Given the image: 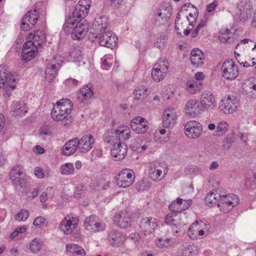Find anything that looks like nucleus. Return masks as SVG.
Here are the masks:
<instances>
[{"label":"nucleus","instance_id":"f257e3e1","mask_svg":"<svg viewBox=\"0 0 256 256\" xmlns=\"http://www.w3.org/2000/svg\"><path fill=\"white\" fill-rule=\"evenodd\" d=\"M108 26L106 19L102 18L94 20L93 24L95 27L98 26L97 28L100 32L96 37L99 44L112 49L118 42V38L112 31L108 30Z\"/></svg>","mask_w":256,"mask_h":256},{"label":"nucleus","instance_id":"f03ea898","mask_svg":"<svg viewBox=\"0 0 256 256\" xmlns=\"http://www.w3.org/2000/svg\"><path fill=\"white\" fill-rule=\"evenodd\" d=\"M72 102L69 99H62L58 101L52 110V118L56 121L66 119L72 112Z\"/></svg>","mask_w":256,"mask_h":256},{"label":"nucleus","instance_id":"7ed1b4c3","mask_svg":"<svg viewBox=\"0 0 256 256\" xmlns=\"http://www.w3.org/2000/svg\"><path fill=\"white\" fill-rule=\"evenodd\" d=\"M15 76L6 70V66H0V88H4L3 95L9 97L12 90L16 88Z\"/></svg>","mask_w":256,"mask_h":256},{"label":"nucleus","instance_id":"20e7f679","mask_svg":"<svg viewBox=\"0 0 256 256\" xmlns=\"http://www.w3.org/2000/svg\"><path fill=\"white\" fill-rule=\"evenodd\" d=\"M80 3L82 4L83 1H80ZM90 7V4L84 6L80 4L78 5H76L72 12V16L66 19L63 26V29L68 30V26H72L73 22H80L82 18L86 16Z\"/></svg>","mask_w":256,"mask_h":256},{"label":"nucleus","instance_id":"39448f33","mask_svg":"<svg viewBox=\"0 0 256 256\" xmlns=\"http://www.w3.org/2000/svg\"><path fill=\"white\" fill-rule=\"evenodd\" d=\"M134 178L133 170L128 168L122 170L116 177V185L122 188L129 187L134 182Z\"/></svg>","mask_w":256,"mask_h":256},{"label":"nucleus","instance_id":"423d86ee","mask_svg":"<svg viewBox=\"0 0 256 256\" xmlns=\"http://www.w3.org/2000/svg\"><path fill=\"white\" fill-rule=\"evenodd\" d=\"M79 219L77 216L72 214H68L61 222L60 229L65 234H70L76 228Z\"/></svg>","mask_w":256,"mask_h":256},{"label":"nucleus","instance_id":"0eeeda50","mask_svg":"<svg viewBox=\"0 0 256 256\" xmlns=\"http://www.w3.org/2000/svg\"><path fill=\"white\" fill-rule=\"evenodd\" d=\"M221 69L222 76L228 80H234L238 75V68L232 60L224 61Z\"/></svg>","mask_w":256,"mask_h":256},{"label":"nucleus","instance_id":"6e6552de","mask_svg":"<svg viewBox=\"0 0 256 256\" xmlns=\"http://www.w3.org/2000/svg\"><path fill=\"white\" fill-rule=\"evenodd\" d=\"M140 232L145 236H148L154 233L158 227L156 218L152 217L142 218L138 224Z\"/></svg>","mask_w":256,"mask_h":256},{"label":"nucleus","instance_id":"1a4fd4ad","mask_svg":"<svg viewBox=\"0 0 256 256\" xmlns=\"http://www.w3.org/2000/svg\"><path fill=\"white\" fill-rule=\"evenodd\" d=\"M68 30H64L67 33H72L74 40H80L87 34L88 28V26L83 24L79 22H73L72 26H68Z\"/></svg>","mask_w":256,"mask_h":256},{"label":"nucleus","instance_id":"9d476101","mask_svg":"<svg viewBox=\"0 0 256 256\" xmlns=\"http://www.w3.org/2000/svg\"><path fill=\"white\" fill-rule=\"evenodd\" d=\"M239 106L238 100L234 96H229L226 99L221 100L220 109L224 114H233Z\"/></svg>","mask_w":256,"mask_h":256},{"label":"nucleus","instance_id":"9b49d317","mask_svg":"<svg viewBox=\"0 0 256 256\" xmlns=\"http://www.w3.org/2000/svg\"><path fill=\"white\" fill-rule=\"evenodd\" d=\"M84 226L88 230L94 232L104 231L106 228L105 224L100 222L94 216H90L86 218Z\"/></svg>","mask_w":256,"mask_h":256},{"label":"nucleus","instance_id":"f8f14e48","mask_svg":"<svg viewBox=\"0 0 256 256\" xmlns=\"http://www.w3.org/2000/svg\"><path fill=\"white\" fill-rule=\"evenodd\" d=\"M185 134L190 138L196 139L202 134V124L197 121H190L184 126Z\"/></svg>","mask_w":256,"mask_h":256},{"label":"nucleus","instance_id":"ddd939ff","mask_svg":"<svg viewBox=\"0 0 256 256\" xmlns=\"http://www.w3.org/2000/svg\"><path fill=\"white\" fill-rule=\"evenodd\" d=\"M58 57H54L52 60H49L46 68L45 78L48 82L52 81L58 74V70L60 65L58 62Z\"/></svg>","mask_w":256,"mask_h":256},{"label":"nucleus","instance_id":"4468645a","mask_svg":"<svg viewBox=\"0 0 256 256\" xmlns=\"http://www.w3.org/2000/svg\"><path fill=\"white\" fill-rule=\"evenodd\" d=\"M37 53L36 46L34 45V42L30 40H28L23 46L22 56V60H29L34 58Z\"/></svg>","mask_w":256,"mask_h":256},{"label":"nucleus","instance_id":"2eb2a0df","mask_svg":"<svg viewBox=\"0 0 256 256\" xmlns=\"http://www.w3.org/2000/svg\"><path fill=\"white\" fill-rule=\"evenodd\" d=\"M127 151L128 147L124 143L116 142L111 148V154L116 160H120L124 158Z\"/></svg>","mask_w":256,"mask_h":256},{"label":"nucleus","instance_id":"dca6fc26","mask_svg":"<svg viewBox=\"0 0 256 256\" xmlns=\"http://www.w3.org/2000/svg\"><path fill=\"white\" fill-rule=\"evenodd\" d=\"M38 18V12L36 9L29 10L22 20L21 28L24 30H28V28H30V26L27 22H28L32 26H34L37 22Z\"/></svg>","mask_w":256,"mask_h":256},{"label":"nucleus","instance_id":"f3484780","mask_svg":"<svg viewBox=\"0 0 256 256\" xmlns=\"http://www.w3.org/2000/svg\"><path fill=\"white\" fill-rule=\"evenodd\" d=\"M236 13L238 19L240 20L245 21L248 19L250 10L248 0H242L240 2L237 6Z\"/></svg>","mask_w":256,"mask_h":256},{"label":"nucleus","instance_id":"a211bd4d","mask_svg":"<svg viewBox=\"0 0 256 256\" xmlns=\"http://www.w3.org/2000/svg\"><path fill=\"white\" fill-rule=\"evenodd\" d=\"M79 150L80 152L84 153L90 150L94 142V136L91 134L83 136L80 139L78 138Z\"/></svg>","mask_w":256,"mask_h":256},{"label":"nucleus","instance_id":"6ab92c4d","mask_svg":"<svg viewBox=\"0 0 256 256\" xmlns=\"http://www.w3.org/2000/svg\"><path fill=\"white\" fill-rule=\"evenodd\" d=\"M132 222V218L126 213L121 212L115 215L114 222L118 226L121 228H126L130 226Z\"/></svg>","mask_w":256,"mask_h":256},{"label":"nucleus","instance_id":"aec40b11","mask_svg":"<svg viewBox=\"0 0 256 256\" xmlns=\"http://www.w3.org/2000/svg\"><path fill=\"white\" fill-rule=\"evenodd\" d=\"M108 240L112 246L118 247L124 242L126 237L120 232L113 230L108 234Z\"/></svg>","mask_w":256,"mask_h":256},{"label":"nucleus","instance_id":"412c9836","mask_svg":"<svg viewBox=\"0 0 256 256\" xmlns=\"http://www.w3.org/2000/svg\"><path fill=\"white\" fill-rule=\"evenodd\" d=\"M78 138H76L68 141L62 149V153L65 156L74 154L78 148L79 149Z\"/></svg>","mask_w":256,"mask_h":256},{"label":"nucleus","instance_id":"4be33fe9","mask_svg":"<svg viewBox=\"0 0 256 256\" xmlns=\"http://www.w3.org/2000/svg\"><path fill=\"white\" fill-rule=\"evenodd\" d=\"M93 94L91 88L86 85L78 92L77 98L80 102L84 104H88L90 103V100L92 98Z\"/></svg>","mask_w":256,"mask_h":256},{"label":"nucleus","instance_id":"5701e85b","mask_svg":"<svg viewBox=\"0 0 256 256\" xmlns=\"http://www.w3.org/2000/svg\"><path fill=\"white\" fill-rule=\"evenodd\" d=\"M172 8L170 6L162 7L156 18V22L158 25L165 24L169 20L171 14Z\"/></svg>","mask_w":256,"mask_h":256},{"label":"nucleus","instance_id":"b1692460","mask_svg":"<svg viewBox=\"0 0 256 256\" xmlns=\"http://www.w3.org/2000/svg\"><path fill=\"white\" fill-rule=\"evenodd\" d=\"M200 104L206 109H211L215 105V98L210 92H204L200 97Z\"/></svg>","mask_w":256,"mask_h":256},{"label":"nucleus","instance_id":"393cba45","mask_svg":"<svg viewBox=\"0 0 256 256\" xmlns=\"http://www.w3.org/2000/svg\"><path fill=\"white\" fill-rule=\"evenodd\" d=\"M177 114L174 108L166 110L163 115V124L166 127L170 126L176 122Z\"/></svg>","mask_w":256,"mask_h":256},{"label":"nucleus","instance_id":"a878e982","mask_svg":"<svg viewBox=\"0 0 256 256\" xmlns=\"http://www.w3.org/2000/svg\"><path fill=\"white\" fill-rule=\"evenodd\" d=\"M190 60L196 66H202L204 62V57L202 52L199 49H194L190 52Z\"/></svg>","mask_w":256,"mask_h":256},{"label":"nucleus","instance_id":"bb28decb","mask_svg":"<svg viewBox=\"0 0 256 256\" xmlns=\"http://www.w3.org/2000/svg\"><path fill=\"white\" fill-rule=\"evenodd\" d=\"M162 167L156 164L150 166L148 169V174L150 178L154 181L158 182L164 178V175L161 176L162 172Z\"/></svg>","mask_w":256,"mask_h":256},{"label":"nucleus","instance_id":"cd10ccee","mask_svg":"<svg viewBox=\"0 0 256 256\" xmlns=\"http://www.w3.org/2000/svg\"><path fill=\"white\" fill-rule=\"evenodd\" d=\"M203 225L206 226H207L206 223L202 220L196 221L192 224L188 231V236L193 240L198 238V229H200V227H202Z\"/></svg>","mask_w":256,"mask_h":256},{"label":"nucleus","instance_id":"c85d7f7f","mask_svg":"<svg viewBox=\"0 0 256 256\" xmlns=\"http://www.w3.org/2000/svg\"><path fill=\"white\" fill-rule=\"evenodd\" d=\"M31 38L34 40L32 42H34V45L41 46L46 40V34L42 30H37L34 34H30L27 40H30Z\"/></svg>","mask_w":256,"mask_h":256},{"label":"nucleus","instance_id":"c756f323","mask_svg":"<svg viewBox=\"0 0 256 256\" xmlns=\"http://www.w3.org/2000/svg\"><path fill=\"white\" fill-rule=\"evenodd\" d=\"M180 216L175 213L167 214L165 218L166 224L169 225L172 228H177L180 226Z\"/></svg>","mask_w":256,"mask_h":256},{"label":"nucleus","instance_id":"7c9ffc66","mask_svg":"<svg viewBox=\"0 0 256 256\" xmlns=\"http://www.w3.org/2000/svg\"><path fill=\"white\" fill-rule=\"evenodd\" d=\"M116 137L120 141L127 140L130 138V130L128 127L126 126H120L116 131Z\"/></svg>","mask_w":256,"mask_h":256},{"label":"nucleus","instance_id":"2f4dec72","mask_svg":"<svg viewBox=\"0 0 256 256\" xmlns=\"http://www.w3.org/2000/svg\"><path fill=\"white\" fill-rule=\"evenodd\" d=\"M198 105L196 100L191 99L187 102L185 105V110L186 114L194 116L198 112Z\"/></svg>","mask_w":256,"mask_h":256},{"label":"nucleus","instance_id":"473e14b6","mask_svg":"<svg viewBox=\"0 0 256 256\" xmlns=\"http://www.w3.org/2000/svg\"><path fill=\"white\" fill-rule=\"evenodd\" d=\"M67 251L72 254L74 256H85L86 252L80 246L70 244L66 246Z\"/></svg>","mask_w":256,"mask_h":256},{"label":"nucleus","instance_id":"72a5a7b5","mask_svg":"<svg viewBox=\"0 0 256 256\" xmlns=\"http://www.w3.org/2000/svg\"><path fill=\"white\" fill-rule=\"evenodd\" d=\"M12 111L16 116H23L27 112L28 108L24 102H18L14 106Z\"/></svg>","mask_w":256,"mask_h":256},{"label":"nucleus","instance_id":"f704fd0d","mask_svg":"<svg viewBox=\"0 0 256 256\" xmlns=\"http://www.w3.org/2000/svg\"><path fill=\"white\" fill-rule=\"evenodd\" d=\"M182 250H184L182 255L184 256H192L198 253V247L194 244L182 245Z\"/></svg>","mask_w":256,"mask_h":256},{"label":"nucleus","instance_id":"c9c22d12","mask_svg":"<svg viewBox=\"0 0 256 256\" xmlns=\"http://www.w3.org/2000/svg\"><path fill=\"white\" fill-rule=\"evenodd\" d=\"M188 91L191 94H194L200 92L202 86L199 82L194 80H190L186 82Z\"/></svg>","mask_w":256,"mask_h":256},{"label":"nucleus","instance_id":"e433bc0d","mask_svg":"<svg viewBox=\"0 0 256 256\" xmlns=\"http://www.w3.org/2000/svg\"><path fill=\"white\" fill-rule=\"evenodd\" d=\"M25 174L22 167L19 165H16L11 169L9 174L10 179L12 180Z\"/></svg>","mask_w":256,"mask_h":256},{"label":"nucleus","instance_id":"4c0bfd02","mask_svg":"<svg viewBox=\"0 0 256 256\" xmlns=\"http://www.w3.org/2000/svg\"><path fill=\"white\" fill-rule=\"evenodd\" d=\"M165 72L161 70L157 66H154L152 72V78L156 82H160L166 76Z\"/></svg>","mask_w":256,"mask_h":256},{"label":"nucleus","instance_id":"58836bf2","mask_svg":"<svg viewBox=\"0 0 256 256\" xmlns=\"http://www.w3.org/2000/svg\"><path fill=\"white\" fill-rule=\"evenodd\" d=\"M131 128L138 134H144L148 130V122H143L140 124L136 125V124H130Z\"/></svg>","mask_w":256,"mask_h":256},{"label":"nucleus","instance_id":"ea45409f","mask_svg":"<svg viewBox=\"0 0 256 256\" xmlns=\"http://www.w3.org/2000/svg\"><path fill=\"white\" fill-rule=\"evenodd\" d=\"M74 168L72 163H66L63 164L60 168L61 174L65 175L73 174Z\"/></svg>","mask_w":256,"mask_h":256},{"label":"nucleus","instance_id":"a19ab883","mask_svg":"<svg viewBox=\"0 0 256 256\" xmlns=\"http://www.w3.org/2000/svg\"><path fill=\"white\" fill-rule=\"evenodd\" d=\"M12 184L16 186V188H20L26 186V176L24 174L19 178L11 180Z\"/></svg>","mask_w":256,"mask_h":256},{"label":"nucleus","instance_id":"79ce46f5","mask_svg":"<svg viewBox=\"0 0 256 256\" xmlns=\"http://www.w3.org/2000/svg\"><path fill=\"white\" fill-rule=\"evenodd\" d=\"M148 88L142 86L136 89L134 91V96L135 98L138 100L144 99L148 95L147 94Z\"/></svg>","mask_w":256,"mask_h":256},{"label":"nucleus","instance_id":"37998d69","mask_svg":"<svg viewBox=\"0 0 256 256\" xmlns=\"http://www.w3.org/2000/svg\"><path fill=\"white\" fill-rule=\"evenodd\" d=\"M172 244V238H166L165 239L160 238L156 242V246L160 248H166Z\"/></svg>","mask_w":256,"mask_h":256},{"label":"nucleus","instance_id":"c03bdc74","mask_svg":"<svg viewBox=\"0 0 256 256\" xmlns=\"http://www.w3.org/2000/svg\"><path fill=\"white\" fill-rule=\"evenodd\" d=\"M234 140L233 134L228 135L224 140L222 144V148L224 150H228L231 147L232 144Z\"/></svg>","mask_w":256,"mask_h":256},{"label":"nucleus","instance_id":"a18cd8bd","mask_svg":"<svg viewBox=\"0 0 256 256\" xmlns=\"http://www.w3.org/2000/svg\"><path fill=\"white\" fill-rule=\"evenodd\" d=\"M42 246V242L36 238L32 240L30 244V250L34 253L37 254L40 250Z\"/></svg>","mask_w":256,"mask_h":256},{"label":"nucleus","instance_id":"49530a36","mask_svg":"<svg viewBox=\"0 0 256 256\" xmlns=\"http://www.w3.org/2000/svg\"><path fill=\"white\" fill-rule=\"evenodd\" d=\"M176 203L181 210H184L190 207L192 204V200H184L178 198H177Z\"/></svg>","mask_w":256,"mask_h":256},{"label":"nucleus","instance_id":"de8ad7c7","mask_svg":"<svg viewBox=\"0 0 256 256\" xmlns=\"http://www.w3.org/2000/svg\"><path fill=\"white\" fill-rule=\"evenodd\" d=\"M167 38L166 36H160L156 40L154 47L160 50L163 49L166 46Z\"/></svg>","mask_w":256,"mask_h":256},{"label":"nucleus","instance_id":"09e8293b","mask_svg":"<svg viewBox=\"0 0 256 256\" xmlns=\"http://www.w3.org/2000/svg\"><path fill=\"white\" fill-rule=\"evenodd\" d=\"M231 36L230 30L228 29L222 30L218 36L220 40L223 43L228 42L230 40Z\"/></svg>","mask_w":256,"mask_h":256},{"label":"nucleus","instance_id":"8fccbe9b","mask_svg":"<svg viewBox=\"0 0 256 256\" xmlns=\"http://www.w3.org/2000/svg\"><path fill=\"white\" fill-rule=\"evenodd\" d=\"M29 216V212L27 210H20L15 216V219L18 221H25Z\"/></svg>","mask_w":256,"mask_h":256},{"label":"nucleus","instance_id":"3c124183","mask_svg":"<svg viewBox=\"0 0 256 256\" xmlns=\"http://www.w3.org/2000/svg\"><path fill=\"white\" fill-rule=\"evenodd\" d=\"M86 188L84 186L80 185L77 186L74 192V196L76 198H80L84 196Z\"/></svg>","mask_w":256,"mask_h":256},{"label":"nucleus","instance_id":"603ef678","mask_svg":"<svg viewBox=\"0 0 256 256\" xmlns=\"http://www.w3.org/2000/svg\"><path fill=\"white\" fill-rule=\"evenodd\" d=\"M157 66L159 69L163 71L166 74L167 73L168 70V62L165 59L160 60L158 61L154 66Z\"/></svg>","mask_w":256,"mask_h":256},{"label":"nucleus","instance_id":"864d4df0","mask_svg":"<svg viewBox=\"0 0 256 256\" xmlns=\"http://www.w3.org/2000/svg\"><path fill=\"white\" fill-rule=\"evenodd\" d=\"M39 132L42 137L50 135L52 134L51 127L48 125H44L40 128Z\"/></svg>","mask_w":256,"mask_h":256},{"label":"nucleus","instance_id":"5fc2aeb1","mask_svg":"<svg viewBox=\"0 0 256 256\" xmlns=\"http://www.w3.org/2000/svg\"><path fill=\"white\" fill-rule=\"evenodd\" d=\"M215 192H211L207 194L205 198V202L207 204H211V206L216 204V200H214Z\"/></svg>","mask_w":256,"mask_h":256},{"label":"nucleus","instance_id":"6e6d98bb","mask_svg":"<svg viewBox=\"0 0 256 256\" xmlns=\"http://www.w3.org/2000/svg\"><path fill=\"white\" fill-rule=\"evenodd\" d=\"M229 198H230V194H222V198L220 202V204H226L232 206L233 202H232L231 200H230Z\"/></svg>","mask_w":256,"mask_h":256},{"label":"nucleus","instance_id":"4d7b16f0","mask_svg":"<svg viewBox=\"0 0 256 256\" xmlns=\"http://www.w3.org/2000/svg\"><path fill=\"white\" fill-rule=\"evenodd\" d=\"M228 125L226 122H220L216 127L217 132H220L222 134L225 132L228 128Z\"/></svg>","mask_w":256,"mask_h":256},{"label":"nucleus","instance_id":"13d9d810","mask_svg":"<svg viewBox=\"0 0 256 256\" xmlns=\"http://www.w3.org/2000/svg\"><path fill=\"white\" fill-rule=\"evenodd\" d=\"M204 24H205V23L204 22H201L200 23H199L198 24V25L196 26V28L192 32V38L196 37L198 34L201 28H203L204 26Z\"/></svg>","mask_w":256,"mask_h":256},{"label":"nucleus","instance_id":"bf43d9fd","mask_svg":"<svg viewBox=\"0 0 256 256\" xmlns=\"http://www.w3.org/2000/svg\"><path fill=\"white\" fill-rule=\"evenodd\" d=\"M146 120L140 116H136L131 120V124H140L143 122H146Z\"/></svg>","mask_w":256,"mask_h":256},{"label":"nucleus","instance_id":"052dcab7","mask_svg":"<svg viewBox=\"0 0 256 256\" xmlns=\"http://www.w3.org/2000/svg\"><path fill=\"white\" fill-rule=\"evenodd\" d=\"M46 221L45 218L42 216L36 217L34 220L33 224L36 226H40Z\"/></svg>","mask_w":256,"mask_h":256},{"label":"nucleus","instance_id":"680f3d73","mask_svg":"<svg viewBox=\"0 0 256 256\" xmlns=\"http://www.w3.org/2000/svg\"><path fill=\"white\" fill-rule=\"evenodd\" d=\"M129 236L130 238L134 242H138L140 240V236L138 232L131 233Z\"/></svg>","mask_w":256,"mask_h":256},{"label":"nucleus","instance_id":"e2e57ef3","mask_svg":"<svg viewBox=\"0 0 256 256\" xmlns=\"http://www.w3.org/2000/svg\"><path fill=\"white\" fill-rule=\"evenodd\" d=\"M34 174L38 178H42L44 176V174L42 172V170L39 168L36 167L34 168Z\"/></svg>","mask_w":256,"mask_h":256},{"label":"nucleus","instance_id":"0e129e2a","mask_svg":"<svg viewBox=\"0 0 256 256\" xmlns=\"http://www.w3.org/2000/svg\"><path fill=\"white\" fill-rule=\"evenodd\" d=\"M218 6V2L216 1H214L212 3L208 4L206 6V10L208 12H210L213 11L217 6Z\"/></svg>","mask_w":256,"mask_h":256},{"label":"nucleus","instance_id":"69168bd1","mask_svg":"<svg viewBox=\"0 0 256 256\" xmlns=\"http://www.w3.org/2000/svg\"><path fill=\"white\" fill-rule=\"evenodd\" d=\"M169 209L172 211V212H174V213L176 212H180L182 210L179 208L178 206H177L176 204V202H173L172 204H171L169 206Z\"/></svg>","mask_w":256,"mask_h":256},{"label":"nucleus","instance_id":"338daca9","mask_svg":"<svg viewBox=\"0 0 256 256\" xmlns=\"http://www.w3.org/2000/svg\"><path fill=\"white\" fill-rule=\"evenodd\" d=\"M230 198H231L232 202H233L232 208L238 204L239 203V198L237 196L232 194L231 196H230Z\"/></svg>","mask_w":256,"mask_h":256},{"label":"nucleus","instance_id":"774afa93","mask_svg":"<svg viewBox=\"0 0 256 256\" xmlns=\"http://www.w3.org/2000/svg\"><path fill=\"white\" fill-rule=\"evenodd\" d=\"M222 194H220L216 193H215V198L214 200H216V204L218 205V207L220 206V202L222 198Z\"/></svg>","mask_w":256,"mask_h":256}]
</instances>
